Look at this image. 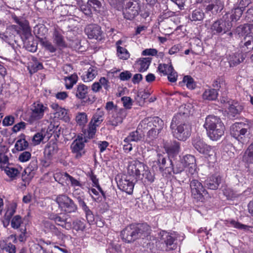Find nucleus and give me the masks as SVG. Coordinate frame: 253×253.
I'll return each mask as SVG.
<instances>
[{"label": "nucleus", "mask_w": 253, "mask_h": 253, "mask_svg": "<svg viewBox=\"0 0 253 253\" xmlns=\"http://www.w3.org/2000/svg\"><path fill=\"white\" fill-rule=\"evenodd\" d=\"M150 227L146 223L131 224L124 229L121 233L122 240L130 243L139 239H143L150 234Z\"/></svg>", "instance_id": "nucleus-1"}, {"label": "nucleus", "mask_w": 253, "mask_h": 253, "mask_svg": "<svg viewBox=\"0 0 253 253\" xmlns=\"http://www.w3.org/2000/svg\"><path fill=\"white\" fill-rule=\"evenodd\" d=\"M208 136L213 141L219 139L224 133L225 126L221 119L214 115H209L203 125Z\"/></svg>", "instance_id": "nucleus-2"}, {"label": "nucleus", "mask_w": 253, "mask_h": 253, "mask_svg": "<svg viewBox=\"0 0 253 253\" xmlns=\"http://www.w3.org/2000/svg\"><path fill=\"white\" fill-rule=\"evenodd\" d=\"M251 123L246 119L244 122L233 124L230 127L231 135L242 143L249 142L252 135L251 132Z\"/></svg>", "instance_id": "nucleus-3"}, {"label": "nucleus", "mask_w": 253, "mask_h": 253, "mask_svg": "<svg viewBox=\"0 0 253 253\" xmlns=\"http://www.w3.org/2000/svg\"><path fill=\"white\" fill-rule=\"evenodd\" d=\"M183 117L181 114L175 115L171 123L170 129L173 136L175 138L184 141L190 135V127L185 123Z\"/></svg>", "instance_id": "nucleus-4"}, {"label": "nucleus", "mask_w": 253, "mask_h": 253, "mask_svg": "<svg viewBox=\"0 0 253 253\" xmlns=\"http://www.w3.org/2000/svg\"><path fill=\"white\" fill-rule=\"evenodd\" d=\"M30 115L27 122L31 125L39 126L41 120L49 112L48 105L40 101L34 102L30 106Z\"/></svg>", "instance_id": "nucleus-5"}, {"label": "nucleus", "mask_w": 253, "mask_h": 253, "mask_svg": "<svg viewBox=\"0 0 253 253\" xmlns=\"http://www.w3.org/2000/svg\"><path fill=\"white\" fill-rule=\"evenodd\" d=\"M250 24L240 25L237 27L235 34L239 37L245 36L243 41L240 44L242 52L249 53L253 49V34L251 33Z\"/></svg>", "instance_id": "nucleus-6"}, {"label": "nucleus", "mask_w": 253, "mask_h": 253, "mask_svg": "<svg viewBox=\"0 0 253 253\" xmlns=\"http://www.w3.org/2000/svg\"><path fill=\"white\" fill-rule=\"evenodd\" d=\"M232 26L228 14H225L211 25L210 30L212 35H222L229 32Z\"/></svg>", "instance_id": "nucleus-7"}, {"label": "nucleus", "mask_w": 253, "mask_h": 253, "mask_svg": "<svg viewBox=\"0 0 253 253\" xmlns=\"http://www.w3.org/2000/svg\"><path fill=\"white\" fill-rule=\"evenodd\" d=\"M55 201L58 204V208L65 212H75L77 210V206L74 202L65 194L57 195Z\"/></svg>", "instance_id": "nucleus-8"}, {"label": "nucleus", "mask_w": 253, "mask_h": 253, "mask_svg": "<svg viewBox=\"0 0 253 253\" xmlns=\"http://www.w3.org/2000/svg\"><path fill=\"white\" fill-rule=\"evenodd\" d=\"M157 70L159 74L167 76L169 81L171 83H174L177 80V73L174 70L170 61L168 64H159Z\"/></svg>", "instance_id": "nucleus-9"}, {"label": "nucleus", "mask_w": 253, "mask_h": 253, "mask_svg": "<svg viewBox=\"0 0 253 253\" xmlns=\"http://www.w3.org/2000/svg\"><path fill=\"white\" fill-rule=\"evenodd\" d=\"M86 137L82 134L79 135L74 140L71 145V148L73 153L76 154V158H79L84 154V143L86 142Z\"/></svg>", "instance_id": "nucleus-10"}, {"label": "nucleus", "mask_w": 253, "mask_h": 253, "mask_svg": "<svg viewBox=\"0 0 253 253\" xmlns=\"http://www.w3.org/2000/svg\"><path fill=\"white\" fill-rule=\"evenodd\" d=\"M144 170V164L136 160L129 163L127 167V174L137 181L140 178L141 172Z\"/></svg>", "instance_id": "nucleus-11"}, {"label": "nucleus", "mask_w": 253, "mask_h": 253, "mask_svg": "<svg viewBox=\"0 0 253 253\" xmlns=\"http://www.w3.org/2000/svg\"><path fill=\"white\" fill-rule=\"evenodd\" d=\"M140 6L138 0H129L124 11V17L132 20L138 14Z\"/></svg>", "instance_id": "nucleus-12"}, {"label": "nucleus", "mask_w": 253, "mask_h": 253, "mask_svg": "<svg viewBox=\"0 0 253 253\" xmlns=\"http://www.w3.org/2000/svg\"><path fill=\"white\" fill-rule=\"evenodd\" d=\"M135 179L130 176H123L118 182V186L120 190L130 194L132 193Z\"/></svg>", "instance_id": "nucleus-13"}, {"label": "nucleus", "mask_w": 253, "mask_h": 253, "mask_svg": "<svg viewBox=\"0 0 253 253\" xmlns=\"http://www.w3.org/2000/svg\"><path fill=\"white\" fill-rule=\"evenodd\" d=\"M190 186L192 195L194 199L200 200L206 192L202 183L197 179L192 180Z\"/></svg>", "instance_id": "nucleus-14"}, {"label": "nucleus", "mask_w": 253, "mask_h": 253, "mask_svg": "<svg viewBox=\"0 0 253 253\" xmlns=\"http://www.w3.org/2000/svg\"><path fill=\"white\" fill-rule=\"evenodd\" d=\"M126 115L127 111L125 109H115L112 112L111 117L108 120V124L112 126H117L123 122Z\"/></svg>", "instance_id": "nucleus-15"}, {"label": "nucleus", "mask_w": 253, "mask_h": 253, "mask_svg": "<svg viewBox=\"0 0 253 253\" xmlns=\"http://www.w3.org/2000/svg\"><path fill=\"white\" fill-rule=\"evenodd\" d=\"M188 173L193 175L196 173V164L195 157L191 155H187L181 158Z\"/></svg>", "instance_id": "nucleus-16"}, {"label": "nucleus", "mask_w": 253, "mask_h": 253, "mask_svg": "<svg viewBox=\"0 0 253 253\" xmlns=\"http://www.w3.org/2000/svg\"><path fill=\"white\" fill-rule=\"evenodd\" d=\"M49 218L55 222V223L63 228L69 230L72 227V224L70 218L66 216L61 217L57 214H51L49 216Z\"/></svg>", "instance_id": "nucleus-17"}, {"label": "nucleus", "mask_w": 253, "mask_h": 253, "mask_svg": "<svg viewBox=\"0 0 253 253\" xmlns=\"http://www.w3.org/2000/svg\"><path fill=\"white\" fill-rule=\"evenodd\" d=\"M84 31L88 38L100 40L102 39L101 28L97 25H89L86 27Z\"/></svg>", "instance_id": "nucleus-18"}, {"label": "nucleus", "mask_w": 253, "mask_h": 253, "mask_svg": "<svg viewBox=\"0 0 253 253\" xmlns=\"http://www.w3.org/2000/svg\"><path fill=\"white\" fill-rule=\"evenodd\" d=\"M176 238V235L175 232L169 233L163 231L162 234V240L165 243L168 250H172L175 248L174 245V241Z\"/></svg>", "instance_id": "nucleus-19"}, {"label": "nucleus", "mask_w": 253, "mask_h": 253, "mask_svg": "<svg viewBox=\"0 0 253 253\" xmlns=\"http://www.w3.org/2000/svg\"><path fill=\"white\" fill-rule=\"evenodd\" d=\"M57 144L54 141H49L45 146L44 150V155L45 158L51 160L58 152Z\"/></svg>", "instance_id": "nucleus-20"}, {"label": "nucleus", "mask_w": 253, "mask_h": 253, "mask_svg": "<svg viewBox=\"0 0 253 253\" xmlns=\"http://www.w3.org/2000/svg\"><path fill=\"white\" fill-rule=\"evenodd\" d=\"M42 228L45 233H51L59 238H61L63 235L58 229L52 223L48 220H43L42 223Z\"/></svg>", "instance_id": "nucleus-21"}, {"label": "nucleus", "mask_w": 253, "mask_h": 253, "mask_svg": "<svg viewBox=\"0 0 253 253\" xmlns=\"http://www.w3.org/2000/svg\"><path fill=\"white\" fill-rule=\"evenodd\" d=\"M240 49H241L240 48ZM247 53L242 52V50H241L240 51H239L238 52L232 53L230 54L228 58L230 66L231 67L235 66L243 61L246 57L245 54Z\"/></svg>", "instance_id": "nucleus-22"}, {"label": "nucleus", "mask_w": 253, "mask_h": 253, "mask_svg": "<svg viewBox=\"0 0 253 253\" xmlns=\"http://www.w3.org/2000/svg\"><path fill=\"white\" fill-rule=\"evenodd\" d=\"M52 39L53 42L59 47L66 46L65 42L63 36V32L62 30L55 28L53 32Z\"/></svg>", "instance_id": "nucleus-23"}, {"label": "nucleus", "mask_w": 253, "mask_h": 253, "mask_svg": "<svg viewBox=\"0 0 253 253\" xmlns=\"http://www.w3.org/2000/svg\"><path fill=\"white\" fill-rule=\"evenodd\" d=\"M12 19L15 23L19 25L21 29L25 35L30 34V28L28 21L23 17H17L15 15H13Z\"/></svg>", "instance_id": "nucleus-24"}, {"label": "nucleus", "mask_w": 253, "mask_h": 253, "mask_svg": "<svg viewBox=\"0 0 253 253\" xmlns=\"http://www.w3.org/2000/svg\"><path fill=\"white\" fill-rule=\"evenodd\" d=\"M221 181L219 175H212L205 181V185L210 189L215 190L218 188Z\"/></svg>", "instance_id": "nucleus-25"}, {"label": "nucleus", "mask_w": 253, "mask_h": 253, "mask_svg": "<svg viewBox=\"0 0 253 253\" xmlns=\"http://www.w3.org/2000/svg\"><path fill=\"white\" fill-rule=\"evenodd\" d=\"M157 164L159 166V169L161 171H164L167 169L169 172H170V166L169 165V159H167L166 158L161 154L157 155Z\"/></svg>", "instance_id": "nucleus-26"}, {"label": "nucleus", "mask_w": 253, "mask_h": 253, "mask_svg": "<svg viewBox=\"0 0 253 253\" xmlns=\"http://www.w3.org/2000/svg\"><path fill=\"white\" fill-rule=\"evenodd\" d=\"M88 88L86 85L80 84L74 90L75 96L79 99H84L88 93Z\"/></svg>", "instance_id": "nucleus-27"}, {"label": "nucleus", "mask_w": 253, "mask_h": 253, "mask_svg": "<svg viewBox=\"0 0 253 253\" xmlns=\"http://www.w3.org/2000/svg\"><path fill=\"white\" fill-rule=\"evenodd\" d=\"M224 224L228 227H232L244 231H248L251 228V226L242 224L234 219H229L224 221Z\"/></svg>", "instance_id": "nucleus-28"}, {"label": "nucleus", "mask_w": 253, "mask_h": 253, "mask_svg": "<svg viewBox=\"0 0 253 253\" xmlns=\"http://www.w3.org/2000/svg\"><path fill=\"white\" fill-rule=\"evenodd\" d=\"M104 111L100 109H98L93 115L89 123L98 127L104 120Z\"/></svg>", "instance_id": "nucleus-29"}, {"label": "nucleus", "mask_w": 253, "mask_h": 253, "mask_svg": "<svg viewBox=\"0 0 253 253\" xmlns=\"http://www.w3.org/2000/svg\"><path fill=\"white\" fill-rule=\"evenodd\" d=\"M152 58L150 57L141 58L137 60L136 65L138 66L139 72L146 71L149 68Z\"/></svg>", "instance_id": "nucleus-30"}, {"label": "nucleus", "mask_w": 253, "mask_h": 253, "mask_svg": "<svg viewBox=\"0 0 253 253\" xmlns=\"http://www.w3.org/2000/svg\"><path fill=\"white\" fill-rule=\"evenodd\" d=\"M223 5L221 2L217 0H213L211 3L206 6V11H211L213 14L216 13L222 9Z\"/></svg>", "instance_id": "nucleus-31"}, {"label": "nucleus", "mask_w": 253, "mask_h": 253, "mask_svg": "<svg viewBox=\"0 0 253 253\" xmlns=\"http://www.w3.org/2000/svg\"><path fill=\"white\" fill-rule=\"evenodd\" d=\"M143 137L141 131L136 129L135 131L131 132L129 135L124 140V142H130L131 141L138 142L140 141Z\"/></svg>", "instance_id": "nucleus-32"}, {"label": "nucleus", "mask_w": 253, "mask_h": 253, "mask_svg": "<svg viewBox=\"0 0 253 253\" xmlns=\"http://www.w3.org/2000/svg\"><path fill=\"white\" fill-rule=\"evenodd\" d=\"M164 147L169 155H176L180 151L179 143L176 141H173L170 145H165Z\"/></svg>", "instance_id": "nucleus-33"}, {"label": "nucleus", "mask_w": 253, "mask_h": 253, "mask_svg": "<svg viewBox=\"0 0 253 253\" xmlns=\"http://www.w3.org/2000/svg\"><path fill=\"white\" fill-rule=\"evenodd\" d=\"M97 74V71L94 67H89L85 74L82 76V80L84 82H89L95 77Z\"/></svg>", "instance_id": "nucleus-34"}, {"label": "nucleus", "mask_w": 253, "mask_h": 253, "mask_svg": "<svg viewBox=\"0 0 253 253\" xmlns=\"http://www.w3.org/2000/svg\"><path fill=\"white\" fill-rule=\"evenodd\" d=\"M218 93L215 89L208 88L203 93V98L208 100H214L217 98Z\"/></svg>", "instance_id": "nucleus-35"}, {"label": "nucleus", "mask_w": 253, "mask_h": 253, "mask_svg": "<svg viewBox=\"0 0 253 253\" xmlns=\"http://www.w3.org/2000/svg\"><path fill=\"white\" fill-rule=\"evenodd\" d=\"M78 80V76L73 74L71 76L66 77L64 78L65 87L67 89H70L73 88L74 84H75Z\"/></svg>", "instance_id": "nucleus-36"}, {"label": "nucleus", "mask_w": 253, "mask_h": 253, "mask_svg": "<svg viewBox=\"0 0 253 253\" xmlns=\"http://www.w3.org/2000/svg\"><path fill=\"white\" fill-rule=\"evenodd\" d=\"M75 121L78 126L84 127L88 121L87 116L85 112H79L76 116Z\"/></svg>", "instance_id": "nucleus-37"}, {"label": "nucleus", "mask_w": 253, "mask_h": 253, "mask_svg": "<svg viewBox=\"0 0 253 253\" xmlns=\"http://www.w3.org/2000/svg\"><path fill=\"white\" fill-rule=\"evenodd\" d=\"M69 174L66 172H57L54 174V178L59 183L64 185L65 183L68 184V178Z\"/></svg>", "instance_id": "nucleus-38"}, {"label": "nucleus", "mask_w": 253, "mask_h": 253, "mask_svg": "<svg viewBox=\"0 0 253 253\" xmlns=\"http://www.w3.org/2000/svg\"><path fill=\"white\" fill-rule=\"evenodd\" d=\"M192 144L194 148L201 153L204 152V148L207 145L199 136L193 139Z\"/></svg>", "instance_id": "nucleus-39"}, {"label": "nucleus", "mask_w": 253, "mask_h": 253, "mask_svg": "<svg viewBox=\"0 0 253 253\" xmlns=\"http://www.w3.org/2000/svg\"><path fill=\"white\" fill-rule=\"evenodd\" d=\"M32 60L33 63H31L28 67L29 72L31 74L34 73L43 68L42 64L38 62L36 57H33Z\"/></svg>", "instance_id": "nucleus-40"}, {"label": "nucleus", "mask_w": 253, "mask_h": 253, "mask_svg": "<svg viewBox=\"0 0 253 253\" xmlns=\"http://www.w3.org/2000/svg\"><path fill=\"white\" fill-rule=\"evenodd\" d=\"M38 169L37 161H32L24 170V172L30 177H33Z\"/></svg>", "instance_id": "nucleus-41"}, {"label": "nucleus", "mask_w": 253, "mask_h": 253, "mask_svg": "<svg viewBox=\"0 0 253 253\" xmlns=\"http://www.w3.org/2000/svg\"><path fill=\"white\" fill-rule=\"evenodd\" d=\"M169 165L170 166V172L173 171L174 173H179L183 171L186 168L184 165L182 163V160L177 163L176 165L173 167L171 160H169Z\"/></svg>", "instance_id": "nucleus-42"}, {"label": "nucleus", "mask_w": 253, "mask_h": 253, "mask_svg": "<svg viewBox=\"0 0 253 253\" xmlns=\"http://www.w3.org/2000/svg\"><path fill=\"white\" fill-rule=\"evenodd\" d=\"M241 110V107L236 103L235 104H228V113L229 115L235 117L238 114Z\"/></svg>", "instance_id": "nucleus-43"}, {"label": "nucleus", "mask_w": 253, "mask_h": 253, "mask_svg": "<svg viewBox=\"0 0 253 253\" xmlns=\"http://www.w3.org/2000/svg\"><path fill=\"white\" fill-rule=\"evenodd\" d=\"M243 160L249 164L251 162H253V142L249 146L245 151Z\"/></svg>", "instance_id": "nucleus-44"}, {"label": "nucleus", "mask_w": 253, "mask_h": 253, "mask_svg": "<svg viewBox=\"0 0 253 253\" xmlns=\"http://www.w3.org/2000/svg\"><path fill=\"white\" fill-rule=\"evenodd\" d=\"M103 0H88L87 3L93 11L99 12L102 8Z\"/></svg>", "instance_id": "nucleus-45"}, {"label": "nucleus", "mask_w": 253, "mask_h": 253, "mask_svg": "<svg viewBox=\"0 0 253 253\" xmlns=\"http://www.w3.org/2000/svg\"><path fill=\"white\" fill-rule=\"evenodd\" d=\"M44 130L42 129L35 133L32 138V143L34 145H37L41 143L45 137Z\"/></svg>", "instance_id": "nucleus-46"}, {"label": "nucleus", "mask_w": 253, "mask_h": 253, "mask_svg": "<svg viewBox=\"0 0 253 253\" xmlns=\"http://www.w3.org/2000/svg\"><path fill=\"white\" fill-rule=\"evenodd\" d=\"M205 16L204 13L201 9H198L194 10L191 16L190 19L191 21H197L202 20Z\"/></svg>", "instance_id": "nucleus-47"}, {"label": "nucleus", "mask_w": 253, "mask_h": 253, "mask_svg": "<svg viewBox=\"0 0 253 253\" xmlns=\"http://www.w3.org/2000/svg\"><path fill=\"white\" fill-rule=\"evenodd\" d=\"M40 42L42 46L47 50L49 51L51 53H53L56 51V47L52 44V43L47 40L46 39L41 38Z\"/></svg>", "instance_id": "nucleus-48"}, {"label": "nucleus", "mask_w": 253, "mask_h": 253, "mask_svg": "<svg viewBox=\"0 0 253 253\" xmlns=\"http://www.w3.org/2000/svg\"><path fill=\"white\" fill-rule=\"evenodd\" d=\"M16 208L17 205L16 203H11L9 204L7 206L6 211L4 216L11 219L12 215L14 214V213L16 211Z\"/></svg>", "instance_id": "nucleus-49"}, {"label": "nucleus", "mask_w": 253, "mask_h": 253, "mask_svg": "<svg viewBox=\"0 0 253 253\" xmlns=\"http://www.w3.org/2000/svg\"><path fill=\"white\" fill-rule=\"evenodd\" d=\"M97 127L96 126L89 123L87 131L85 130L84 132L86 138H92L96 133Z\"/></svg>", "instance_id": "nucleus-50"}, {"label": "nucleus", "mask_w": 253, "mask_h": 253, "mask_svg": "<svg viewBox=\"0 0 253 253\" xmlns=\"http://www.w3.org/2000/svg\"><path fill=\"white\" fill-rule=\"evenodd\" d=\"M72 227L76 231H83L85 228V224L84 220L77 219L73 222Z\"/></svg>", "instance_id": "nucleus-51"}, {"label": "nucleus", "mask_w": 253, "mask_h": 253, "mask_svg": "<svg viewBox=\"0 0 253 253\" xmlns=\"http://www.w3.org/2000/svg\"><path fill=\"white\" fill-rule=\"evenodd\" d=\"M243 11V9H241L238 7L233 9L231 12L230 18H229L230 20L231 19V21H237L238 20L242 15Z\"/></svg>", "instance_id": "nucleus-52"}, {"label": "nucleus", "mask_w": 253, "mask_h": 253, "mask_svg": "<svg viewBox=\"0 0 253 253\" xmlns=\"http://www.w3.org/2000/svg\"><path fill=\"white\" fill-rule=\"evenodd\" d=\"M54 114L55 115V117L59 119H63L66 122L69 121L68 110L65 108L61 107L58 111L54 112Z\"/></svg>", "instance_id": "nucleus-53"}, {"label": "nucleus", "mask_w": 253, "mask_h": 253, "mask_svg": "<svg viewBox=\"0 0 253 253\" xmlns=\"http://www.w3.org/2000/svg\"><path fill=\"white\" fill-rule=\"evenodd\" d=\"M183 82L185 84L187 87L189 89L195 88L196 84L194 79L189 76H185L183 79Z\"/></svg>", "instance_id": "nucleus-54"}, {"label": "nucleus", "mask_w": 253, "mask_h": 253, "mask_svg": "<svg viewBox=\"0 0 253 253\" xmlns=\"http://www.w3.org/2000/svg\"><path fill=\"white\" fill-rule=\"evenodd\" d=\"M117 54L119 58L123 60H126L129 57V53L128 51L122 46L117 48Z\"/></svg>", "instance_id": "nucleus-55"}, {"label": "nucleus", "mask_w": 253, "mask_h": 253, "mask_svg": "<svg viewBox=\"0 0 253 253\" xmlns=\"http://www.w3.org/2000/svg\"><path fill=\"white\" fill-rule=\"evenodd\" d=\"M213 86L217 89L220 88L222 90H226L227 88L225 81L222 78H217L215 80L213 83Z\"/></svg>", "instance_id": "nucleus-56"}, {"label": "nucleus", "mask_w": 253, "mask_h": 253, "mask_svg": "<svg viewBox=\"0 0 253 253\" xmlns=\"http://www.w3.org/2000/svg\"><path fill=\"white\" fill-rule=\"evenodd\" d=\"M151 124H152L153 126L152 128L160 131L163 128L164 125L163 121L158 117L154 118V120L150 124V126H151Z\"/></svg>", "instance_id": "nucleus-57"}, {"label": "nucleus", "mask_w": 253, "mask_h": 253, "mask_svg": "<svg viewBox=\"0 0 253 253\" xmlns=\"http://www.w3.org/2000/svg\"><path fill=\"white\" fill-rule=\"evenodd\" d=\"M28 146V143L25 139H19L15 144V148L18 151H22L26 149Z\"/></svg>", "instance_id": "nucleus-58"}, {"label": "nucleus", "mask_w": 253, "mask_h": 253, "mask_svg": "<svg viewBox=\"0 0 253 253\" xmlns=\"http://www.w3.org/2000/svg\"><path fill=\"white\" fill-rule=\"evenodd\" d=\"M22 223V220L20 216L15 215L11 219V227L14 229L18 228Z\"/></svg>", "instance_id": "nucleus-59"}, {"label": "nucleus", "mask_w": 253, "mask_h": 253, "mask_svg": "<svg viewBox=\"0 0 253 253\" xmlns=\"http://www.w3.org/2000/svg\"><path fill=\"white\" fill-rule=\"evenodd\" d=\"M31 158V154L29 151H24L20 154L18 160L22 163L28 161Z\"/></svg>", "instance_id": "nucleus-60"}, {"label": "nucleus", "mask_w": 253, "mask_h": 253, "mask_svg": "<svg viewBox=\"0 0 253 253\" xmlns=\"http://www.w3.org/2000/svg\"><path fill=\"white\" fill-rule=\"evenodd\" d=\"M32 253H49L46 251L42 246L39 244H34L31 248Z\"/></svg>", "instance_id": "nucleus-61"}, {"label": "nucleus", "mask_w": 253, "mask_h": 253, "mask_svg": "<svg viewBox=\"0 0 253 253\" xmlns=\"http://www.w3.org/2000/svg\"><path fill=\"white\" fill-rule=\"evenodd\" d=\"M81 10L86 15L90 16L92 14L93 10L91 7L88 5L87 3L86 4H82L80 6Z\"/></svg>", "instance_id": "nucleus-62"}, {"label": "nucleus", "mask_w": 253, "mask_h": 253, "mask_svg": "<svg viewBox=\"0 0 253 253\" xmlns=\"http://www.w3.org/2000/svg\"><path fill=\"white\" fill-rule=\"evenodd\" d=\"M123 105L126 109H130L132 105V100L129 97L124 96L121 99Z\"/></svg>", "instance_id": "nucleus-63"}, {"label": "nucleus", "mask_w": 253, "mask_h": 253, "mask_svg": "<svg viewBox=\"0 0 253 253\" xmlns=\"http://www.w3.org/2000/svg\"><path fill=\"white\" fill-rule=\"evenodd\" d=\"M68 184L70 183L71 186L75 188L76 187H81L82 184L81 182L78 180L77 179H75L73 177H72L71 175H69L68 178Z\"/></svg>", "instance_id": "nucleus-64"}]
</instances>
